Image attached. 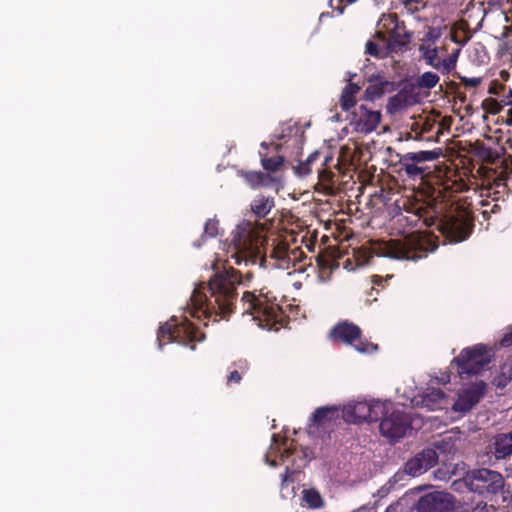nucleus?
Listing matches in <instances>:
<instances>
[{"instance_id": "obj_1", "label": "nucleus", "mask_w": 512, "mask_h": 512, "mask_svg": "<svg viewBox=\"0 0 512 512\" xmlns=\"http://www.w3.org/2000/svg\"><path fill=\"white\" fill-rule=\"evenodd\" d=\"M239 283L237 273L226 271L216 274L208 286L199 285L191 296V315L198 319L213 318L214 321L225 318L232 312Z\"/></svg>"}, {"instance_id": "obj_2", "label": "nucleus", "mask_w": 512, "mask_h": 512, "mask_svg": "<svg viewBox=\"0 0 512 512\" xmlns=\"http://www.w3.org/2000/svg\"><path fill=\"white\" fill-rule=\"evenodd\" d=\"M264 241L263 225L242 221L231 234L227 253L237 265H255L261 268L265 263L262 254Z\"/></svg>"}, {"instance_id": "obj_3", "label": "nucleus", "mask_w": 512, "mask_h": 512, "mask_svg": "<svg viewBox=\"0 0 512 512\" xmlns=\"http://www.w3.org/2000/svg\"><path fill=\"white\" fill-rule=\"evenodd\" d=\"M242 301L245 306L244 313L252 315L260 327L277 331L282 326L283 313L280 307L270 302L265 295L257 296L252 292H245Z\"/></svg>"}, {"instance_id": "obj_4", "label": "nucleus", "mask_w": 512, "mask_h": 512, "mask_svg": "<svg viewBox=\"0 0 512 512\" xmlns=\"http://www.w3.org/2000/svg\"><path fill=\"white\" fill-rule=\"evenodd\" d=\"M493 352L483 344L465 348L460 355L453 359L452 365H457V372L461 378L465 375L479 374L491 361Z\"/></svg>"}, {"instance_id": "obj_5", "label": "nucleus", "mask_w": 512, "mask_h": 512, "mask_svg": "<svg viewBox=\"0 0 512 512\" xmlns=\"http://www.w3.org/2000/svg\"><path fill=\"white\" fill-rule=\"evenodd\" d=\"M426 239L419 236H411L404 241L393 240L384 245L383 256L398 260L416 261L427 255L425 248Z\"/></svg>"}, {"instance_id": "obj_6", "label": "nucleus", "mask_w": 512, "mask_h": 512, "mask_svg": "<svg viewBox=\"0 0 512 512\" xmlns=\"http://www.w3.org/2000/svg\"><path fill=\"white\" fill-rule=\"evenodd\" d=\"M470 490L479 494H496L504 488V478L496 471L478 469L466 478Z\"/></svg>"}, {"instance_id": "obj_7", "label": "nucleus", "mask_w": 512, "mask_h": 512, "mask_svg": "<svg viewBox=\"0 0 512 512\" xmlns=\"http://www.w3.org/2000/svg\"><path fill=\"white\" fill-rule=\"evenodd\" d=\"M330 336L336 341L352 345L359 353H371L377 350L376 344L362 340L360 328L352 323L338 324L333 328Z\"/></svg>"}, {"instance_id": "obj_8", "label": "nucleus", "mask_w": 512, "mask_h": 512, "mask_svg": "<svg viewBox=\"0 0 512 512\" xmlns=\"http://www.w3.org/2000/svg\"><path fill=\"white\" fill-rule=\"evenodd\" d=\"M157 340L159 348H161L166 340L184 344L186 340H198V337L194 325L187 320L180 324L176 323V320H171L159 327ZM199 340L201 339L199 338Z\"/></svg>"}, {"instance_id": "obj_9", "label": "nucleus", "mask_w": 512, "mask_h": 512, "mask_svg": "<svg viewBox=\"0 0 512 512\" xmlns=\"http://www.w3.org/2000/svg\"><path fill=\"white\" fill-rule=\"evenodd\" d=\"M410 424V418L404 411L393 409L383 417L380 432L390 441H397L406 435Z\"/></svg>"}, {"instance_id": "obj_10", "label": "nucleus", "mask_w": 512, "mask_h": 512, "mask_svg": "<svg viewBox=\"0 0 512 512\" xmlns=\"http://www.w3.org/2000/svg\"><path fill=\"white\" fill-rule=\"evenodd\" d=\"M486 385L483 381L463 386L457 393V398L452 405L454 412L464 415L469 412L484 396Z\"/></svg>"}, {"instance_id": "obj_11", "label": "nucleus", "mask_w": 512, "mask_h": 512, "mask_svg": "<svg viewBox=\"0 0 512 512\" xmlns=\"http://www.w3.org/2000/svg\"><path fill=\"white\" fill-rule=\"evenodd\" d=\"M456 507L453 495L448 492L435 491L424 495L418 501V512H451Z\"/></svg>"}, {"instance_id": "obj_12", "label": "nucleus", "mask_w": 512, "mask_h": 512, "mask_svg": "<svg viewBox=\"0 0 512 512\" xmlns=\"http://www.w3.org/2000/svg\"><path fill=\"white\" fill-rule=\"evenodd\" d=\"M380 121V111L371 110L364 105H360L352 114L351 125L356 132L367 134L374 131Z\"/></svg>"}, {"instance_id": "obj_13", "label": "nucleus", "mask_w": 512, "mask_h": 512, "mask_svg": "<svg viewBox=\"0 0 512 512\" xmlns=\"http://www.w3.org/2000/svg\"><path fill=\"white\" fill-rule=\"evenodd\" d=\"M437 453L434 449L427 448L407 461L405 471L411 476H419L437 463Z\"/></svg>"}, {"instance_id": "obj_14", "label": "nucleus", "mask_w": 512, "mask_h": 512, "mask_svg": "<svg viewBox=\"0 0 512 512\" xmlns=\"http://www.w3.org/2000/svg\"><path fill=\"white\" fill-rule=\"evenodd\" d=\"M441 231L451 243H457L468 237L470 226L464 219L448 217L442 222Z\"/></svg>"}, {"instance_id": "obj_15", "label": "nucleus", "mask_w": 512, "mask_h": 512, "mask_svg": "<svg viewBox=\"0 0 512 512\" xmlns=\"http://www.w3.org/2000/svg\"><path fill=\"white\" fill-rule=\"evenodd\" d=\"M411 403L428 410H437L446 408L449 405V400L441 390L432 388L422 396L413 397Z\"/></svg>"}, {"instance_id": "obj_16", "label": "nucleus", "mask_w": 512, "mask_h": 512, "mask_svg": "<svg viewBox=\"0 0 512 512\" xmlns=\"http://www.w3.org/2000/svg\"><path fill=\"white\" fill-rule=\"evenodd\" d=\"M340 409L337 406L318 408L311 417V429H328L335 424L340 417Z\"/></svg>"}, {"instance_id": "obj_17", "label": "nucleus", "mask_w": 512, "mask_h": 512, "mask_svg": "<svg viewBox=\"0 0 512 512\" xmlns=\"http://www.w3.org/2000/svg\"><path fill=\"white\" fill-rule=\"evenodd\" d=\"M369 411L368 401L350 402L342 409V417L348 423L365 422Z\"/></svg>"}, {"instance_id": "obj_18", "label": "nucleus", "mask_w": 512, "mask_h": 512, "mask_svg": "<svg viewBox=\"0 0 512 512\" xmlns=\"http://www.w3.org/2000/svg\"><path fill=\"white\" fill-rule=\"evenodd\" d=\"M391 49L392 47L389 38L382 32H380L379 35L376 33L374 38L366 43V53L375 57H382Z\"/></svg>"}, {"instance_id": "obj_19", "label": "nucleus", "mask_w": 512, "mask_h": 512, "mask_svg": "<svg viewBox=\"0 0 512 512\" xmlns=\"http://www.w3.org/2000/svg\"><path fill=\"white\" fill-rule=\"evenodd\" d=\"M301 507L311 510L325 507V500L321 493L315 488H305L301 491Z\"/></svg>"}, {"instance_id": "obj_20", "label": "nucleus", "mask_w": 512, "mask_h": 512, "mask_svg": "<svg viewBox=\"0 0 512 512\" xmlns=\"http://www.w3.org/2000/svg\"><path fill=\"white\" fill-rule=\"evenodd\" d=\"M242 176L253 189L259 187H268L277 181V178L272 176L271 174H264L258 171L245 172L242 173Z\"/></svg>"}, {"instance_id": "obj_21", "label": "nucleus", "mask_w": 512, "mask_h": 512, "mask_svg": "<svg viewBox=\"0 0 512 512\" xmlns=\"http://www.w3.org/2000/svg\"><path fill=\"white\" fill-rule=\"evenodd\" d=\"M352 76L349 77V83L344 87L340 96V107L344 111H349L356 104V96L361 87L351 82Z\"/></svg>"}, {"instance_id": "obj_22", "label": "nucleus", "mask_w": 512, "mask_h": 512, "mask_svg": "<svg viewBox=\"0 0 512 512\" xmlns=\"http://www.w3.org/2000/svg\"><path fill=\"white\" fill-rule=\"evenodd\" d=\"M494 455L497 459H503L512 454V433L499 434L495 437Z\"/></svg>"}, {"instance_id": "obj_23", "label": "nucleus", "mask_w": 512, "mask_h": 512, "mask_svg": "<svg viewBox=\"0 0 512 512\" xmlns=\"http://www.w3.org/2000/svg\"><path fill=\"white\" fill-rule=\"evenodd\" d=\"M388 87H392V83L384 80L382 77L377 76L375 78H371L370 85L365 90V97L369 100L379 98L388 89Z\"/></svg>"}, {"instance_id": "obj_24", "label": "nucleus", "mask_w": 512, "mask_h": 512, "mask_svg": "<svg viewBox=\"0 0 512 512\" xmlns=\"http://www.w3.org/2000/svg\"><path fill=\"white\" fill-rule=\"evenodd\" d=\"M272 440L273 442L266 455V462L270 466L275 467L277 465L276 458L279 457L281 460H284V458L289 454V448H287L285 444H283L284 447L282 448L278 443L276 435L273 436Z\"/></svg>"}, {"instance_id": "obj_25", "label": "nucleus", "mask_w": 512, "mask_h": 512, "mask_svg": "<svg viewBox=\"0 0 512 512\" xmlns=\"http://www.w3.org/2000/svg\"><path fill=\"white\" fill-rule=\"evenodd\" d=\"M273 207V198L266 197L263 195L257 196L251 204V209L253 213L259 218H264L265 216H267Z\"/></svg>"}, {"instance_id": "obj_26", "label": "nucleus", "mask_w": 512, "mask_h": 512, "mask_svg": "<svg viewBox=\"0 0 512 512\" xmlns=\"http://www.w3.org/2000/svg\"><path fill=\"white\" fill-rule=\"evenodd\" d=\"M369 403V417L367 422L377 421L380 417L387 415L392 410V404L390 402H383L380 400L368 401Z\"/></svg>"}, {"instance_id": "obj_27", "label": "nucleus", "mask_w": 512, "mask_h": 512, "mask_svg": "<svg viewBox=\"0 0 512 512\" xmlns=\"http://www.w3.org/2000/svg\"><path fill=\"white\" fill-rule=\"evenodd\" d=\"M398 28L397 16L395 14L382 15L377 24V35L382 32L389 40L392 33Z\"/></svg>"}, {"instance_id": "obj_28", "label": "nucleus", "mask_w": 512, "mask_h": 512, "mask_svg": "<svg viewBox=\"0 0 512 512\" xmlns=\"http://www.w3.org/2000/svg\"><path fill=\"white\" fill-rule=\"evenodd\" d=\"M419 51L423 58L425 59L426 63L434 68L438 58V48L433 45V43H425V40L421 42L419 46Z\"/></svg>"}, {"instance_id": "obj_29", "label": "nucleus", "mask_w": 512, "mask_h": 512, "mask_svg": "<svg viewBox=\"0 0 512 512\" xmlns=\"http://www.w3.org/2000/svg\"><path fill=\"white\" fill-rule=\"evenodd\" d=\"M261 156L262 167L268 172H277L283 165L284 158L282 156H276L267 158L266 154L262 151L259 152Z\"/></svg>"}, {"instance_id": "obj_30", "label": "nucleus", "mask_w": 512, "mask_h": 512, "mask_svg": "<svg viewBox=\"0 0 512 512\" xmlns=\"http://www.w3.org/2000/svg\"><path fill=\"white\" fill-rule=\"evenodd\" d=\"M439 82V76L433 72L423 73L416 81V86L421 89H432Z\"/></svg>"}, {"instance_id": "obj_31", "label": "nucleus", "mask_w": 512, "mask_h": 512, "mask_svg": "<svg viewBox=\"0 0 512 512\" xmlns=\"http://www.w3.org/2000/svg\"><path fill=\"white\" fill-rule=\"evenodd\" d=\"M438 157V153L435 151H419L408 153L406 158L414 162H426L433 161Z\"/></svg>"}, {"instance_id": "obj_32", "label": "nucleus", "mask_w": 512, "mask_h": 512, "mask_svg": "<svg viewBox=\"0 0 512 512\" xmlns=\"http://www.w3.org/2000/svg\"><path fill=\"white\" fill-rule=\"evenodd\" d=\"M455 67H456V65L448 57L444 60L439 59L437 61L436 65L434 66L435 69H437L438 71H440L444 74L449 73Z\"/></svg>"}, {"instance_id": "obj_33", "label": "nucleus", "mask_w": 512, "mask_h": 512, "mask_svg": "<svg viewBox=\"0 0 512 512\" xmlns=\"http://www.w3.org/2000/svg\"><path fill=\"white\" fill-rule=\"evenodd\" d=\"M204 233L209 237L216 236L218 233V221H216L215 219L208 220L204 227Z\"/></svg>"}, {"instance_id": "obj_34", "label": "nucleus", "mask_w": 512, "mask_h": 512, "mask_svg": "<svg viewBox=\"0 0 512 512\" xmlns=\"http://www.w3.org/2000/svg\"><path fill=\"white\" fill-rule=\"evenodd\" d=\"M439 37V34L435 31L433 28H428V31L425 35V37L421 40L423 42L425 40V43H434V41Z\"/></svg>"}, {"instance_id": "obj_35", "label": "nucleus", "mask_w": 512, "mask_h": 512, "mask_svg": "<svg viewBox=\"0 0 512 512\" xmlns=\"http://www.w3.org/2000/svg\"><path fill=\"white\" fill-rule=\"evenodd\" d=\"M461 80L468 87H477L481 83V78L479 77H463Z\"/></svg>"}, {"instance_id": "obj_36", "label": "nucleus", "mask_w": 512, "mask_h": 512, "mask_svg": "<svg viewBox=\"0 0 512 512\" xmlns=\"http://www.w3.org/2000/svg\"><path fill=\"white\" fill-rule=\"evenodd\" d=\"M242 379L241 372L239 370H233L229 373L227 376V383L233 384V383H239Z\"/></svg>"}, {"instance_id": "obj_37", "label": "nucleus", "mask_w": 512, "mask_h": 512, "mask_svg": "<svg viewBox=\"0 0 512 512\" xmlns=\"http://www.w3.org/2000/svg\"><path fill=\"white\" fill-rule=\"evenodd\" d=\"M234 366L236 367V370H239V372L243 373L246 372L249 368V363L245 359H240L237 362L234 363Z\"/></svg>"}, {"instance_id": "obj_38", "label": "nucleus", "mask_w": 512, "mask_h": 512, "mask_svg": "<svg viewBox=\"0 0 512 512\" xmlns=\"http://www.w3.org/2000/svg\"><path fill=\"white\" fill-rule=\"evenodd\" d=\"M493 509L492 506L488 507L486 503L479 502L477 505L472 509L471 512H490V510Z\"/></svg>"}, {"instance_id": "obj_39", "label": "nucleus", "mask_w": 512, "mask_h": 512, "mask_svg": "<svg viewBox=\"0 0 512 512\" xmlns=\"http://www.w3.org/2000/svg\"><path fill=\"white\" fill-rule=\"evenodd\" d=\"M503 107L504 105H502L500 100H491L490 112L493 114L499 113Z\"/></svg>"}, {"instance_id": "obj_40", "label": "nucleus", "mask_w": 512, "mask_h": 512, "mask_svg": "<svg viewBox=\"0 0 512 512\" xmlns=\"http://www.w3.org/2000/svg\"><path fill=\"white\" fill-rule=\"evenodd\" d=\"M500 101L504 106L512 105V90H509L508 93L503 94L500 98Z\"/></svg>"}, {"instance_id": "obj_41", "label": "nucleus", "mask_w": 512, "mask_h": 512, "mask_svg": "<svg viewBox=\"0 0 512 512\" xmlns=\"http://www.w3.org/2000/svg\"><path fill=\"white\" fill-rule=\"evenodd\" d=\"M500 345L503 347H509L512 345V330L504 335L500 341Z\"/></svg>"}, {"instance_id": "obj_42", "label": "nucleus", "mask_w": 512, "mask_h": 512, "mask_svg": "<svg viewBox=\"0 0 512 512\" xmlns=\"http://www.w3.org/2000/svg\"><path fill=\"white\" fill-rule=\"evenodd\" d=\"M506 176L500 175L494 179L493 185L495 187L505 186Z\"/></svg>"}, {"instance_id": "obj_43", "label": "nucleus", "mask_w": 512, "mask_h": 512, "mask_svg": "<svg viewBox=\"0 0 512 512\" xmlns=\"http://www.w3.org/2000/svg\"><path fill=\"white\" fill-rule=\"evenodd\" d=\"M459 53H460V49H457L456 51H454L451 55L448 56V58L456 65L457 63V60H458V56H459Z\"/></svg>"}, {"instance_id": "obj_44", "label": "nucleus", "mask_w": 512, "mask_h": 512, "mask_svg": "<svg viewBox=\"0 0 512 512\" xmlns=\"http://www.w3.org/2000/svg\"><path fill=\"white\" fill-rule=\"evenodd\" d=\"M272 256L275 258H278V259H282L284 257V251L283 250L276 251L275 249H273Z\"/></svg>"}, {"instance_id": "obj_45", "label": "nucleus", "mask_w": 512, "mask_h": 512, "mask_svg": "<svg viewBox=\"0 0 512 512\" xmlns=\"http://www.w3.org/2000/svg\"><path fill=\"white\" fill-rule=\"evenodd\" d=\"M422 0H400V2L402 4H404L405 6L407 5H410V4H418L420 3Z\"/></svg>"}, {"instance_id": "obj_46", "label": "nucleus", "mask_w": 512, "mask_h": 512, "mask_svg": "<svg viewBox=\"0 0 512 512\" xmlns=\"http://www.w3.org/2000/svg\"><path fill=\"white\" fill-rule=\"evenodd\" d=\"M289 469L288 467H286L285 469V474H282L281 477H282V484H281V488L283 489L284 488V485L287 481V473H288Z\"/></svg>"}, {"instance_id": "obj_47", "label": "nucleus", "mask_w": 512, "mask_h": 512, "mask_svg": "<svg viewBox=\"0 0 512 512\" xmlns=\"http://www.w3.org/2000/svg\"><path fill=\"white\" fill-rule=\"evenodd\" d=\"M406 170L408 173H414L418 170V168L416 166H407Z\"/></svg>"}, {"instance_id": "obj_48", "label": "nucleus", "mask_w": 512, "mask_h": 512, "mask_svg": "<svg viewBox=\"0 0 512 512\" xmlns=\"http://www.w3.org/2000/svg\"><path fill=\"white\" fill-rule=\"evenodd\" d=\"M512 499V496L509 495H503V502H510Z\"/></svg>"}, {"instance_id": "obj_49", "label": "nucleus", "mask_w": 512, "mask_h": 512, "mask_svg": "<svg viewBox=\"0 0 512 512\" xmlns=\"http://www.w3.org/2000/svg\"><path fill=\"white\" fill-rule=\"evenodd\" d=\"M442 383H446V382H449V376H446V377H443L441 379Z\"/></svg>"}, {"instance_id": "obj_50", "label": "nucleus", "mask_w": 512, "mask_h": 512, "mask_svg": "<svg viewBox=\"0 0 512 512\" xmlns=\"http://www.w3.org/2000/svg\"><path fill=\"white\" fill-rule=\"evenodd\" d=\"M261 147L266 149L268 147V144L266 142L261 143Z\"/></svg>"}, {"instance_id": "obj_51", "label": "nucleus", "mask_w": 512, "mask_h": 512, "mask_svg": "<svg viewBox=\"0 0 512 512\" xmlns=\"http://www.w3.org/2000/svg\"><path fill=\"white\" fill-rule=\"evenodd\" d=\"M489 93H491V94H495V93H497V92H496V90H495V89L491 88V89L489 90Z\"/></svg>"}, {"instance_id": "obj_52", "label": "nucleus", "mask_w": 512, "mask_h": 512, "mask_svg": "<svg viewBox=\"0 0 512 512\" xmlns=\"http://www.w3.org/2000/svg\"><path fill=\"white\" fill-rule=\"evenodd\" d=\"M435 249H436V245H433L429 251L433 252Z\"/></svg>"}, {"instance_id": "obj_53", "label": "nucleus", "mask_w": 512, "mask_h": 512, "mask_svg": "<svg viewBox=\"0 0 512 512\" xmlns=\"http://www.w3.org/2000/svg\"><path fill=\"white\" fill-rule=\"evenodd\" d=\"M348 3L352 4L354 2H356L357 0H346Z\"/></svg>"}]
</instances>
